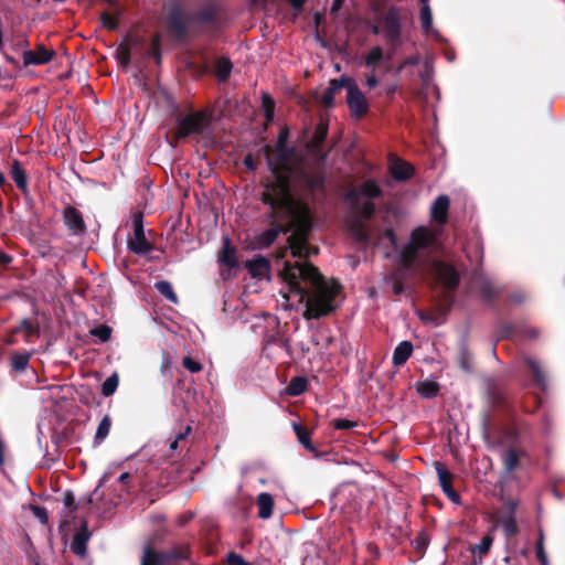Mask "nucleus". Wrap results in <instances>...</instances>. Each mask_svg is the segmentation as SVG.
Listing matches in <instances>:
<instances>
[{
    "mask_svg": "<svg viewBox=\"0 0 565 565\" xmlns=\"http://www.w3.org/2000/svg\"><path fill=\"white\" fill-rule=\"evenodd\" d=\"M382 194L380 185L373 180H366L359 186L352 188L345 193V201L351 209L359 214L350 226L352 235L360 242H367L365 223L362 217L369 218L375 212L373 200Z\"/></svg>",
    "mask_w": 565,
    "mask_h": 565,
    "instance_id": "obj_4",
    "label": "nucleus"
},
{
    "mask_svg": "<svg viewBox=\"0 0 565 565\" xmlns=\"http://www.w3.org/2000/svg\"><path fill=\"white\" fill-rule=\"evenodd\" d=\"M245 164L252 170L254 169L253 161L250 157H246L244 160Z\"/></svg>",
    "mask_w": 565,
    "mask_h": 565,
    "instance_id": "obj_61",
    "label": "nucleus"
},
{
    "mask_svg": "<svg viewBox=\"0 0 565 565\" xmlns=\"http://www.w3.org/2000/svg\"><path fill=\"white\" fill-rule=\"evenodd\" d=\"M433 269L439 281L448 289L455 288L459 282L458 273L450 266L434 262Z\"/></svg>",
    "mask_w": 565,
    "mask_h": 565,
    "instance_id": "obj_12",
    "label": "nucleus"
},
{
    "mask_svg": "<svg viewBox=\"0 0 565 565\" xmlns=\"http://www.w3.org/2000/svg\"><path fill=\"white\" fill-rule=\"evenodd\" d=\"M11 260L10 256L4 253H0V263L8 264Z\"/></svg>",
    "mask_w": 565,
    "mask_h": 565,
    "instance_id": "obj_58",
    "label": "nucleus"
},
{
    "mask_svg": "<svg viewBox=\"0 0 565 565\" xmlns=\"http://www.w3.org/2000/svg\"><path fill=\"white\" fill-rule=\"evenodd\" d=\"M119 384V377L117 373H113L110 376H108L105 382L102 385V394L105 397L111 396Z\"/></svg>",
    "mask_w": 565,
    "mask_h": 565,
    "instance_id": "obj_31",
    "label": "nucleus"
},
{
    "mask_svg": "<svg viewBox=\"0 0 565 565\" xmlns=\"http://www.w3.org/2000/svg\"><path fill=\"white\" fill-rule=\"evenodd\" d=\"M64 222L73 234H81L84 232V220L82 213L76 209L68 206L64 210Z\"/></svg>",
    "mask_w": 565,
    "mask_h": 565,
    "instance_id": "obj_18",
    "label": "nucleus"
},
{
    "mask_svg": "<svg viewBox=\"0 0 565 565\" xmlns=\"http://www.w3.org/2000/svg\"><path fill=\"white\" fill-rule=\"evenodd\" d=\"M28 364H29V355L28 354H15L12 358V366L17 371L25 370Z\"/></svg>",
    "mask_w": 565,
    "mask_h": 565,
    "instance_id": "obj_44",
    "label": "nucleus"
},
{
    "mask_svg": "<svg viewBox=\"0 0 565 565\" xmlns=\"http://www.w3.org/2000/svg\"><path fill=\"white\" fill-rule=\"evenodd\" d=\"M518 502L514 500H508L503 503V511L501 516L499 518V523L502 526L503 534L505 537L511 539L514 537L519 533V527L516 523V513Z\"/></svg>",
    "mask_w": 565,
    "mask_h": 565,
    "instance_id": "obj_10",
    "label": "nucleus"
},
{
    "mask_svg": "<svg viewBox=\"0 0 565 565\" xmlns=\"http://www.w3.org/2000/svg\"><path fill=\"white\" fill-rule=\"evenodd\" d=\"M90 333L98 338L100 340V342H106L110 339V335H111V329L106 326V324H102L99 327H96L94 328Z\"/></svg>",
    "mask_w": 565,
    "mask_h": 565,
    "instance_id": "obj_41",
    "label": "nucleus"
},
{
    "mask_svg": "<svg viewBox=\"0 0 565 565\" xmlns=\"http://www.w3.org/2000/svg\"><path fill=\"white\" fill-rule=\"evenodd\" d=\"M102 22L104 26L108 29H115L117 26V19L115 15L110 13H103L102 14Z\"/></svg>",
    "mask_w": 565,
    "mask_h": 565,
    "instance_id": "obj_48",
    "label": "nucleus"
},
{
    "mask_svg": "<svg viewBox=\"0 0 565 565\" xmlns=\"http://www.w3.org/2000/svg\"><path fill=\"white\" fill-rule=\"evenodd\" d=\"M256 503L258 507V516L263 520L269 519L273 514L274 508L273 497L267 492H262L258 494Z\"/></svg>",
    "mask_w": 565,
    "mask_h": 565,
    "instance_id": "obj_22",
    "label": "nucleus"
},
{
    "mask_svg": "<svg viewBox=\"0 0 565 565\" xmlns=\"http://www.w3.org/2000/svg\"><path fill=\"white\" fill-rule=\"evenodd\" d=\"M295 9H301L306 0H288Z\"/></svg>",
    "mask_w": 565,
    "mask_h": 565,
    "instance_id": "obj_56",
    "label": "nucleus"
},
{
    "mask_svg": "<svg viewBox=\"0 0 565 565\" xmlns=\"http://www.w3.org/2000/svg\"><path fill=\"white\" fill-rule=\"evenodd\" d=\"M246 268L253 278L264 279L269 277L270 263L264 256H256L246 263Z\"/></svg>",
    "mask_w": 565,
    "mask_h": 565,
    "instance_id": "obj_13",
    "label": "nucleus"
},
{
    "mask_svg": "<svg viewBox=\"0 0 565 565\" xmlns=\"http://www.w3.org/2000/svg\"><path fill=\"white\" fill-rule=\"evenodd\" d=\"M128 479H129V473L128 472H124V473H121L119 476L118 481L121 482V483H125Z\"/></svg>",
    "mask_w": 565,
    "mask_h": 565,
    "instance_id": "obj_59",
    "label": "nucleus"
},
{
    "mask_svg": "<svg viewBox=\"0 0 565 565\" xmlns=\"http://www.w3.org/2000/svg\"><path fill=\"white\" fill-rule=\"evenodd\" d=\"M285 140L286 132H282L276 154L268 156L271 177L265 183L262 193V201L269 206V216L275 225L258 234L255 237V244L258 248L268 247L279 233L291 231L287 238L291 255L297 258H308L318 253L317 247L307 244L311 230L309 210L294 199L290 193V183L286 182L279 173V168H290L296 162L295 156L282 147Z\"/></svg>",
    "mask_w": 565,
    "mask_h": 565,
    "instance_id": "obj_1",
    "label": "nucleus"
},
{
    "mask_svg": "<svg viewBox=\"0 0 565 565\" xmlns=\"http://www.w3.org/2000/svg\"><path fill=\"white\" fill-rule=\"evenodd\" d=\"M420 62L419 55L415 54L409 57H407L397 68V72L401 73L404 70H406L407 66H415L418 65Z\"/></svg>",
    "mask_w": 565,
    "mask_h": 565,
    "instance_id": "obj_47",
    "label": "nucleus"
},
{
    "mask_svg": "<svg viewBox=\"0 0 565 565\" xmlns=\"http://www.w3.org/2000/svg\"><path fill=\"white\" fill-rule=\"evenodd\" d=\"M4 183V177L3 174L0 172V186Z\"/></svg>",
    "mask_w": 565,
    "mask_h": 565,
    "instance_id": "obj_64",
    "label": "nucleus"
},
{
    "mask_svg": "<svg viewBox=\"0 0 565 565\" xmlns=\"http://www.w3.org/2000/svg\"><path fill=\"white\" fill-rule=\"evenodd\" d=\"M416 387H417V392L424 398L435 397L438 394V390H439L438 384L433 380H425V381L418 382Z\"/></svg>",
    "mask_w": 565,
    "mask_h": 565,
    "instance_id": "obj_25",
    "label": "nucleus"
},
{
    "mask_svg": "<svg viewBox=\"0 0 565 565\" xmlns=\"http://www.w3.org/2000/svg\"><path fill=\"white\" fill-rule=\"evenodd\" d=\"M210 120V115L206 111L190 114L179 121L175 137L182 139L192 134H201L207 128Z\"/></svg>",
    "mask_w": 565,
    "mask_h": 565,
    "instance_id": "obj_6",
    "label": "nucleus"
},
{
    "mask_svg": "<svg viewBox=\"0 0 565 565\" xmlns=\"http://www.w3.org/2000/svg\"><path fill=\"white\" fill-rule=\"evenodd\" d=\"M32 511H33L34 515L40 520L41 523L44 524L47 522V513H46L45 509L40 508V507H33Z\"/></svg>",
    "mask_w": 565,
    "mask_h": 565,
    "instance_id": "obj_53",
    "label": "nucleus"
},
{
    "mask_svg": "<svg viewBox=\"0 0 565 565\" xmlns=\"http://www.w3.org/2000/svg\"><path fill=\"white\" fill-rule=\"evenodd\" d=\"M390 171L394 179L405 181L413 175L414 168L408 162L392 157L390 160Z\"/></svg>",
    "mask_w": 565,
    "mask_h": 565,
    "instance_id": "obj_16",
    "label": "nucleus"
},
{
    "mask_svg": "<svg viewBox=\"0 0 565 565\" xmlns=\"http://www.w3.org/2000/svg\"><path fill=\"white\" fill-rule=\"evenodd\" d=\"M169 558L170 557L168 554L158 553L149 547H146L143 550L140 565H164Z\"/></svg>",
    "mask_w": 565,
    "mask_h": 565,
    "instance_id": "obj_23",
    "label": "nucleus"
},
{
    "mask_svg": "<svg viewBox=\"0 0 565 565\" xmlns=\"http://www.w3.org/2000/svg\"><path fill=\"white\" fill-rule=\"evenodd\" d=\"M502 462L508 472L513 471L519 465V452L514 448L505 449L501 455Z\"/></svg>",
    "mask_w": 565,
    "mask_h": 565,
    "instance_id": "obj_26",
    "label": "nucleus"
},
{
    "mask_svg": "<svg viewBox=\"0 0 565 565\" xmlns=\"http://www.w3.org/2000/svg\"><path fill=\"white\" fill-rule=\"evenodd\" d=\"M232 71V63L227 58H220L216 62V76L220 81L227 79Z\"/></svg>",
    "mask_w": 565,
    "mask_h": 565,
    "instance_id": "obj_34",
    "label": "nucleus"
},
{
    "mask_svg": "<svg viewBox=\"0 0 565 565\" xmlns=\"http://www.w3.org/2000/svg\"><path fill=\"white\" fill-rule=\"evenodd\" d=\"M343 1L344 0H333L331 9H330L331 14L337 15V13L339 12V10L341 9V7L343 4Z\"/></svg>",
    "mask_w": 565,
    "mask_h": 565,
    "instance_id": "obj_55",
    "label": "nucleus"
},
{
    "mask_svg": "<svg viewBox=\"0 0 565 565\" xmlns=\"http://www.w3.org/2000/svg\"><path fill=\"white\" fill-rule=\"evenodd\" d=\"M286 132V139H288V131L282 129L279 132L278 138L281 134ZM328 134V126L324 122H320L315 130L311 142L307 146L306 157H302L295 149L286 146L287 140L284 141V148L295 156V163L290 168H279V173L286 182L300 181L308 185L310 189H319L323 183V178L320 172L316 171V166H319L326 159L328 151L323 150L322 143ZM279 147V139H277L276 147L273 149L269 146L265 147L266 161L268 162V156L276 154Z\"/></svg>",
    "mask_w": 565,
    "mask_h": 565,
    "instance_id": "obj_3",
    "label": "nucleus"
},
{
    "mask_svg": "<svg viewBox=\"0 0 565 565\" xmlns=\"http://www.w3.org/2000/svg\"><path fill=\"white\" fill-rule=\"evenodd\" d=\"M10 175L15 182L17 186L23 191L26 192L28 190V175L22 167L21 162L18 160H13L10 168Z\"/></svg>",
    "mask_w": 565,
    "mask_h": 565,
    "instance_id": "obj_20",
    "label": "nucleus"
},
{
    "mask_svg": "<svg viewBox=\"0 0 565 565\" xmlns=\"http://www.w3.org/2000/svg\"><path fill=\"white\" fill-rule=\"evenodd\" d=\"M190 431H191V427L186 426L183 431L178 434L177 438L171 443L170 448L172 450H175L178 448L179 441L185 439L188 437V435L190 434Z\"/></svg>",
    "mask_w": 565,
    "mask_h": 565,
    "instance_id": "obj_50",
    "label": "nucleus"
},
{
    "mask_svg": "<svg viewBox=\"0 0 565 565\" xmlns=\"http://www.w3.org/2000/svg\"><path fill=\"white\" fill-rule=\"evenodd\" d=\"M156 289L167 299H169L171 302L177 303L178 297L175 292L173 291L172 285L169 281L162 280L156 282Z\"/></svg>",
    "mask_w": 565,
    "mask_h": 565,
    "instance_id": "obj_32",
    "label": "nucleus"
},
{
    "mask_svg": "<svg viewBox=\"0 0 565 565\" xmlns=\"http://www.w3.org/2000/svg\"><path fill=\"white\" fill-rule=\"evenodd\" d=\"M90 537L87 524L83 523L78 531L74 534L71 550L74 554L83 556L86 553V544Z\"/></svg>",
    "mask_w": 565,
    "mask_h": 565,
    "instance_id": "obj_19",
    "label": "nucleus"
},
{
    "mask_svg": "<svg viewBox=\"0 0 565 565\" xmlns=\"http://www.w3.org/2000/svg\"><path fill=\"white\" fill-rule=\"evenodd\" d=\"M373 32L391 42L397 41L401 35L398 10L391 8L385 15L373 25Z\"/></svg>",
    "mask_w": 565,
    "mask_h": 565,
    "instance_id": "obj_8",
    "label": "nucleus"
},
{
    "mask_svg": "<svg viewBox=\"0 0 565 565\" xmlns=\"http://www.w3.org/2000/svg\"><path fill=\"white\" fill-rule=\"evenodd\" d=\"M527 362V365L530 367V370L532 371L533 373V376L535 379V382L536 384L542 388V390H545L546 388V381H545V376L540 367V364L536 360L532 359V358H529L526 360Z\"/></svg>",
    "mask_w": 565,
    "mask_h": 565,
    "instance_id": "obj_29",
    "label": "nucleus"
},
{
    "mask_svg": "<svg viewBox=\"0 0 565 565\" xmlns=\"http://www.w3.org/2000/svg\"><path fill=\"white\" fill-rule=\"evenodd\" d=\"M449 199L447 195H439L430 207V216L438 224H445L448 220Z\"/></svg>",
    "mask_w": 565,
    "mask_h": 565,
    "instance_id": "obj_15",
    "label": "nucleus"
},
{
    "mask_svg": "<svg viewBox=\"0 0 565 565\" xmlns=\"http://www.w3.org/2000/svg\"><path fill=\"white\" fill-rule=\"evenodd\" d=\"M344 88L347 89V104L350 111L356 118L363 117L369 110V102L365 95L358 87L355 81L343 76Z\"/></svg>",
    "mask_w": 565,
    "mask_h": 565,
    "instance_id": "obj_7",
    "label": "nucleus"
},
{
    "mask_svg": "<svg viewBox=\"0 0 565 565\" xmlns=\"http://www.w3.org/2000/svg\"><path fill=\"white\" fill-rule=\"evenodd\" d=\"M341 88H344L343 77L340 79L330 81V85L323 94L322 102L326 106H330L333 103L334 96L337 92Z\"/></svg>",
    "mask_w": 565,
    "mask_h": 565,
    "instance_id": "obj_27",
    "label": "nucleus"
},
{
    "mask_svg": "<svg viewBox=\"0 0 565 565\" xmlns=\"http://www.w3.org/2000/svg\"><path fill=\"white\" fill-rule=\"evenodd\" d=\"M436 472L438 476V480L440 487L445 494L455 503L459 502L458 493L452 489L451 486V475L444 468V466L439 462L436 463Z\"/></svg>",
    "mask_w": 565,
    "mask_h": 565,
    "instance_id": "obj_17",
    "label": "nucleus"
},
{
    "mask_svg": "<svg viewBox=\"0 0 565 565\" xmlns=\"http://www.w3.org/2000/svg\"><path fill=\"white\" fill-rule=\"evenodd\" d=\"M167 23L175 36H181L190 23V17L179 7L173 6L168 13Z\"/></svg>",
    "mask_w": 565,
    "mask_h": 565,
    "instance_id": "obj_11",
    "label": "nucleus"
},
{
    "mask_svg": "<svg viewBox=\"0 0 565 565\" xmlns=\"http://www.w3.org/2000/svg\"><path fill=\"white\" fill-rule=\"evenodd\" d=\"M111 422L109 416H105L100 422L96 430L95 438L98 440L105 439L110 430Z\"/></svg>",
    "mask_w": 565,
    "mask_h": 565,
    "instance_id": "obj_38",
    "label": "nucleus"
},
{
    "mask_svg": "<svg viewBox=\"0 0 565 565\" xmlns=\"http://www.w3.org/2000/svg\"><path fill=\"white\" fill-rule=\"evenodd\" d=\"M262 105H263V109H264L265 117H266L267 121H271L274 118V108H275L273 98L267 94H263Z\"/></svg>",
    "mask_w": 565,
    "mask_h": 565,
    "instance_id": "obj_40",
    "label": "nucleus"
},
{
    "mask_svg": "<svg viewBox=\"0 0 565 565\" xmlns=\"http://www.w3.org/2000/svg\"><path fill=\"white\" fill-rule=\"evenodd\" d=\"M385 235L393 242L394 241V233L392 230H387L385 232Z\"/></svg>",
    "mask_w": 565,
    "mask_h": 565,
    "instance_id": "obj_62",
    "label": "nucleus"
},
{
    "mask_svg": "<svg viewBox=\"0 0 565 565\" xmlns=\"http://www.w3.org/2000/svg\"><path fill=\"white\" fill-rule=\"evenodd\" d=\"M73 503H74V498L72 494H66L65 498H64V504L67 507V508H72L73 507Z\"/></svg>",
    "mask_w": 565,
    "mask_h": 565,
    "instance_id": "obj_57",
    "label": "nucleus"
},
{
    "mask_svg": "<svg viewBox=\"0 0 565 565\" xmlns=\"http://www.w3.org/2000/svg\"><path fill=\"white\" fill-rule=\"evenodd\" d=\"M307 381L303 377H294L288 387L287 393L291 396H298L306 391Z\"/></svg>",
    "mask_w": 565,
    "mask_h": 565,
    "instance_id": "obj_33",
    "label": "nucleus"
},
{
    "mask_svg": "<svg viewBox=\"0 0 565 565\" xmlns=\"http://www.w3.org/2000/svg\"><path fill=\"white\" fill-rule=\"evenodd\" d=\"M395 89H396V87H395L394 85H393V86H390V87L387 88V94H390V95L394 94Z\"/></svg>",
    "mask_w": 565,
    "mask_h": 565,
    "instance_id": "obj_63",
    "label": "nucleus"
},
{
    "mask_svg": "<svg viewBox=\"0 0 565 565\" xmlns=\"http://www.w3.org/2000/svg\"><path fill=\"white\" fill-rule=\"evenodd\" d=\"M183 366L192 373L200 372L202 370L201 364L190 356H185L182 361Z\"/></svg>",
    "mask_w": 565,
    "mask_h": 565,
    "instance_id": "obj_46",
    "label": "nucleus"
},
{
    "mask_svg": "<svg viewBox=\"0 0 565 565\" xmlns=\"http://www.w3.org/2000/svg\"><path fill=\"white\" fill-rule=\"evenodd\" d=\"M134 236L128 239V248L137 255H145L151 250V245L147 241L141 213H136L132 218Z\"/></svg>",
    "mask_w": 565,
    "mask_h": 565,
    "instance_id": "obj_9",
    "label": "nucleus"
},
{
    "mask_svg": "<svg viewBox=\"0 0 565 565\" xmlns=\"http://www.w3.org/2000/svg\"><path fill=\"white\" fill-rule=\"evenodd\" d=\"M383 50L380 46L372 47L365 56V66L373 67L382 62Z\"/></svg>",
    "mask_w": 565,
    "mask_h": 565,
    "instance_id": "obj_35",
    "label": "nucleus"
},
{
    "mask_svg": "<svg viewBox=\"0 0 565 565\" xmlns=\"http://www.w3.org/2000/svg\"><path fill=\"white\" fill-rule=\"evenodd\" d=\"M433 64L431 61L426 60L423 64V67L419 71V77L425 86H428L433 78Z\"/></svg>",
    "mask_w": 565,
    "mask_h": 565,
    "instance_id": "obj_39",
    "label": "nucleus"
},
{
    "mask_svg": "<svg viewBox=\"0 0 565 565\" xmlns=\"http://www.w3.org/2000/svg\"><path fill=\"white\" fill-rule=\"evenodd\" d=\"M282 287L281 307L301 311L310 320L329 315L335 309L334 299L340 285L324 279L318 268L307 262H285L279 269Z\"/></svg>",
    "mask_w": 565,
    "mask_h": 565,
    "instance_id": "obj_2",
    "label": "nucleus"
},
{
    "mask_svg": "<svg viewBox=\"0 0 565 565\" xmlns=\"http://www.w3.org/2000/svg\"><path fill=\"white\" fill-rule=\"evenodd\" d=\"M540 543H541V546H544V533L542 530L539 531V539H537L536 544H540Z\"/></svg>",
    "mask_w": 565,
    "mask_h": 565,
    "instance_id": "obj_60",
    "label": "nucleus"
},
{
    "mask_svg": "<svg viewBox=\"0 0 565 565\" xmlns=\"http://www.w3.org/2000/svg\"><path fill=\"white\" fill-rule=\"evenodd\" d=\"M458 363H459V366L465 371V372H471L472 371V355L470 353V351L466 348V347H461L459 349V352H458Z\"/></svg>",
    "mask_w": 565,
    "mask_h": 565,
    "instance_id": "obj_30",
    "label": "nucleus"
},
{
    "mask_svg": "<svg viewBox=\"0 0 565 565\" xmlns=\"http://www.w3.org/2000/svg\"><path fill=\"white\" fill-rule=\"evenodd\" d=\"M493 543V537L491 535H486L481 539L478 544L469 546V551L476 556L479 554L480 556L486 555Z\"/></svg>",
    "mask_w": 565,
    "mask_h": 565,
    "instance_id": "obj_28",
    "label": "nucleus"
},
{
    "mask_svg": "<svg viewBox=\"0 0 565 565\" xmlns=\"http://www.w3.org/2000/svg\"><path fill=\"white\" fill-rule=\"evenodd\" d=\"M18 331H23L25 332L28 335L30 334H33L35 332V328L34 326L29 322L28 320H22L19 328L17 329Z\"/></svg>",
    "mask_w": 565,
    "mask_h": 565,
    "instance_id": "obj_51",
    "label": "nucleus"
},
{
    "mask_svg": "<svg viewBox=\"0 0 565 565\" xmlns=\"http://www.w3.org/2000/svg\"><path fill=\"white\" fill-rule=\"evenodd\" d=\"M475 285H480V290L484 297L490 298L494 295V288L490 280L479 277L476 279Z\"/></svg>",
    "mask_w": 565,
    "mask_h": 565,
    "instance_id": "obj_42",
    "label": "nucleus"
},
{
    "mask_svg": "<svg viewBox=\"0 0 565 565\" xmlns=\"http://www.w3.org/2000/svg\"><path fill=\"white\" fill-rule=\"evenodd\" d=\"M228 565H250L247 563L241 555L235 553H230L227 556Z\"/></svg>",
    "mask_w": 565,
    "mask_h": 565,
    "instance_id": "obj_49",
    "label": "nucleus"
},
{
    "mask_svg": "<svg viewBox=\"0 0 565 565\" xmlns=\"http://www.w3.org/2000/svg\"><path fill=\"white\" fill-rule=\"evenodd\" d=\"M413 353V344L409 341H402L398 343V345L395 348L393 352V364L395 366L403 365L412 355Z\"/></svg>",
    "mask_w": 565,
    "mask_h": 565,
    "instance_id": "obj_21",
    "label": "nucleus"
},
{
    "mask_svg": "<svg viewBox=\"0 0 565 565\" xmlns=\"http://www.w3.org/2000/svg\"><path fill=\"white\" fill-rule=\"evenodd\" d=\"M536 556L541 565H548L547 555L544 551V546H541V543L536 544Z\"/></svg>",
    "mask_w": 565,
    "mask_h": 565,
    "instance_id": "obj_52",
    "label": "nucleus"
},
{
    "mask_svg": "<svg viewBox=\"0 0 565 565\" xmlns=\"http://www.w3.org/2000/svg\"><path fill=\"white\" fill-rule=\"evenodd\" d=\"M292 428L299 443L309 450H313V446L311 445L309 434L301 427V425L294 423Z\"/></svg>",
    "mask_w": 565,
    "mask_h": 565,
    "instance_id": "obj_37",
    "label": "nucleus"
},
{
    "mask_svg": "<svg viewBox=\"0 0 565 565\" xmlns=\"http://www.w3.org/2000/svg\"><path fill=\"white\" fill-rule=\"evenodd\" d=\"M356 425H358L356 422L345 419V418H335L332 420V426L335 429H340V430L352 429V428L356 427Z\"/></svg>",
    "mask_w": 565,
    "mask_h": 565,
    "instance_id": "obj_45",
    "label": "nucleus"
},
{
    "mask_svg": "<svg viewBox=\"0 0 565 565\" xmlns=\"http://www.w3.org/2000/svg\"><path fill=\"white\" fill-rule=\"evenodd\" d=\"M54 52L39 45L35 51H25L23 53V63L25 65H40L47 63L53 57Z\"/></svg>",
    "mask_w": 565,
    "mask_h": 565,
    "instance_id": "obj_14",
    "label": "nucleus"
},
{
    "mask_svg": "<svg viewBox=\"0 0 565 565\" xmlns=\"http://www.w3.org/2000/svg\"><path fill=\"white\" fill-rule=\"evenodd\" d=\"M365 84L369 88H373L379 84V81H377L376 76L374 75V73H371L366 77Z\"/></svg>",
    "mask_w": 565,
    "mask_h": 565,
    "instance_id": "obj_54",
    "label": "nucleus"
},
{
    "mask_svg": "<svg viewBox=\"0 0 565 565\" xmlns=\"http://www.w3.org/2000/svg\"><path fill=\"white\" fill-rule=\"evenodd\" d=\"M439 249L437 233L425 227L416 228L411 236V241L401 253V264L404 270L412 269L419 265L422 258Z\"/></svg>",
    "mask_w": 565,
    "mask_h": 565,
    "instance_id": "obj_5",
    "label": "nucleus"
},
{
    "mask_svg": "<svg viewBox=\"0 0 565 565\" xmlns=\"http://www.w3.org/2000/svg\"><path fill=\"white\" fill-rule=\"evenodd\" d=\"M220 260L228 267L236 266V259L234 256V250L230 247L228 238L224 239L223 254L220 257Z\"/></svg>",
    "mask_w": 565,
    "mask_h": 565,
    "instance_id": "obj_36",
    "label": "nucleus"
},
{
    "mask_svg": "<svg viewBox=\"0 0 565 565\" xmlns=\"http://www.w3.org/2000/svg\"><path fill=\"white\" fill-rule=\"evenodd\" d=\"M386 281L392 285V290L395 295H399L404 290V286L401 281V274L394 273L386 278Z\"/></svg>",
    "mask_w": 565,
    "mask_h": 565,
    "instance_id": "obj_43",
    "label": "nucleus"
},
{
    "mask_svg": "<svg viewBox=\"0 0 565 565\" xmlns=\"http://www.w3.org/2000/svg\"><path fill=\"white\" fill-rule=\"evenodd\" d=\"M420 21L424 32L439 40L438 31L433 28V14L429 4H425L422 7Z\"/></svg>",
    "mask_w": 565,
    "mask_h": 565,
    "instance_id": "obj_24",
    "label": "nucleus"
}]
</instances>
